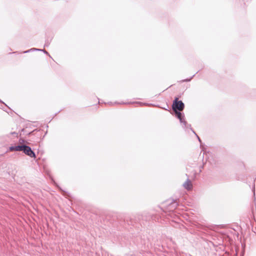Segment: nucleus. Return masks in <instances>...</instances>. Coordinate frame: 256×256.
<instances>
[{"instance_id": "f257e3e1", "label": "nucleus", "mask_w": 256, "mask_h": 256, "mask_svg": "<svg viewBox=\"0 0 256 256\" xmlns=\"http://www.w3.org/2000/svg\"><path fill=\"white\" fill-rule=\"evenodd\" d=\"M184 108V104L182 100H178V98H175L173 101L172 109L174 112L176 111H182Z\"/></svg>"}, {"instance_id": "f03ea898", "label": "nucleus", "mask_w": 256, "mask_h": 256, "mask_svg": "<svg viewBox=\"0 0 256 256\" xmlns=\"http://www.w3.org/2000/svg\"><path fill=\"white\" fill-rule=\"evenodd\" d=\"M180 112V111H176V112H174L176 116L178 119H179L180 122L183 124L184 128H190L191 125L188 124L187 122L184 120V115H183Z\"/></svg>"}, {"instance_id": "7ed1b4c3", "label": "nucleus", "mask_w": 256, "mask_h": 256, "mask_svg": "<svg viewBox=\"0 0 256 256\" xmlns=\"http://www.w3.org/2000/svg\"><path fill=\"white\" fill-rule=\"evenodd\" d=\"M22 152L24 154L29 156L30 158H36V156L34 152L32 150L30 147L26 144H24Z\"/></svg>"}, {"instance_id": "20e7f679", "label": "nucleus", "mask_w": 256, "mask_h": 256, "mask_svg": "<svg viewBox=\"0 0 256 256\" xmlns=\"http://www.w3.org/2000/svg\"><path fill=\"white\" fill-rule=\"evenodd\" d=\"M24 144L18 145L16 146H11L9 148V150L10 152L16 151L20 152L23 151Z\"/></svg>"}, {"instance_id": "39448f33", "label": "nucleus", "mask_w": 256, "mask_h": 256, "mask_svg": "<svg viewBox=\"0 0 256 256\" xmlns=\"http://www.w3.org/2000/svg\"><path fill=\"white\" fill-rule=\"evenodd\" d=\"M40 133L41 132L40 130H38L36 129L32 132H29L28 133V135L34 136L38 138V137L40 136Z\"/></svg>"}, {"instance_id": "423d86ee", "label": "nucleus", "mask_w": 256, "mask_h": 256, "mask_svg": "<svg viewBox=\"0 0 256 256\" xmlns=\"http://www.w3.org/2000/svg\"><path fill=\"white\" fill-rule=\"evenodd\" d=\"M183 186L187 190H190L192 186L191 182L189 179H187Z\"/></svg>"}, {"instance_id": "0eeeda50", "label": "nucleus", "mask_w": 256, "mask_h": 256, "mask_svg": "<svg viewBox=\"0 0 256 256\" xmlns=\"http://www.w3.org/2000/svg\"><path fill=\"white\" fill-rule=\"evenodd\" d=\"M178 205V204L176 202L174 201V202H171L169 205L170 210H172L173 209H175Z\"/></svg>"}, {"instance_id": "6e6552de", "label": "nucleus", "mask_w": 256, "mask_h": 256, "mask_svg": "<svg viewBox=\"0 0 256 256\" xmlns=\"http://www.w3.org/2000/svg\"><path fill=\"white\" fill-rule=\"evenodd\" d=\"M40 49H38V48H31L29 50H28L26 51H25L24 52V53H28L30 51H34V50H38V51H40Z\"/></svg>"}, {"instance_id": "1a4fd4ad", "label": "nucleus", "mask_w": 256, "mask_h": 256, "mask_svg": "<svg viewBox=\"0 0 256 256\" xmlns=\"http://www.w3.org/2000/svg\"><path fill=\"white\" fill-rule=\"evenodd\" d=\"M19 142L22 144H22L24 143H27V144H29L28 142H26L24 140L22 139V138H20L19 140Z\"/></svg>"}, {"instance_id": "9d476101", "label": "nucleus", "mask_w": 256, "mask_h": 256, "mask_svg": "<svg viewBox=\"0 0 256 256\" xmlns=\"http://www.w3.org/2000/svg\"><path fill=\"white\" fill-rule=\"evenodd\" d=\"M191 130L192 131V132L196 135V137L198 138V141L201 142V140L200 139V138H199V136L196 134V132H194V131L192 129V128H190Z\"/></svg>"}, {"instance_id": "9b49d317", "label": "nucleus", "mask_w": 256, "mask_h": 256, "mask_svg": "<svg viewBox=\"0 0 256 256\" xmlns=\"http://www.w3.org/2000/svg\"><path fill=\"white\" fill-rule=\"evenodd\" d=\"M10 134H12V135H16V136H18V133H16V132H11Z\"/></svg>"}, {"instance_id": "f8f14e48", "label": "nucleus", "mask_w": 256, "mask_h": 256, "mask_svg": "<svg viewBox=\"0 0 256 256\" xmlns=\"http://www.w3.org/2000/svg\"><path fill=\"white\" fill-rule=\"evenodd\" d=\"M40 51H42L45 54H48V52H46V50H40Z\"/></svg>"}, {"instance_id": "ddd939ff", "label": "nucleus", "mask_w": 256, "mask_h": 256, "mask_svg": "<svg viewBox=\"0 0 256 256\" xmlns=\"http://www.w3.org/2000/svg\"><path fill=\"white\" fill-rule=\"evenodd\" d=\"M190 79H186V80H183L182 82H188V81H190Z\"/></svg>"}, {"instance_id": "4468645a", "label": "nucleus", "mask_w": 256, "mask_h": 256, "mask_svg": "<svg viewBox=\"0 0 256 256\" xmlns=\"http://www.w3.org/2000/svg\"><path fill=\"white\" fill-rule=\"evenodd\" d=\"M24 129H22V132H24Z\"/></svg>"}, {"instance_id": "2eb2a0df", "label": "nucleus", "mask_w": 256, "mask_h": 256, "mask_svg": "<svg viewBox=\"0 0 256 256\" xmlns=\"http://www.w3.org/2000/svg\"><path fill=\"white\" fill-rule=\"evenodd\" d=\"M241 256H242V255L241 254Z\"/></svg>"}]
</instances>
